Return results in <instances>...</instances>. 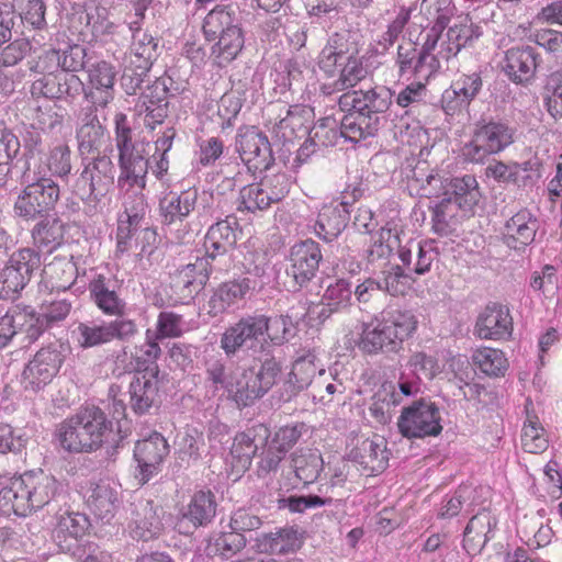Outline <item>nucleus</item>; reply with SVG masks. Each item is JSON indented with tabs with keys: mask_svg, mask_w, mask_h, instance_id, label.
<instances>
[{
	"mask_svg": "<svg viewBox=\"0 0 562 562\" xmlns=\"http://www.w3.org/2000/svg\"><path fill=\"white\" fill-rule=\"evenodd\" d=\"M392 97V91L384 87L341 94L338 98L339 109L345 112L340 120L341 135L352 143L374 136L380 127V114L387 111Z\"/></svg>",
	"mask_w": 562,
	"mask_h": 562,
	"instance_id": "nucleus-1",
	"label": "nucleus"
},
{
	"mask_svg": "<svg viewBox=\"0 0 562 562\" xmlns=\"http://www.w3.org/2000/svg\"><path fill=\"white\" fill-rule=\"evenodd\" d=\"M60 490L61 484L53 475L30 471L12 477L2 486L0 503L4 510L25 517L58 497Z\"/></svg>",
	"mask_w": 562,
	"mask_h": 562,
	"instance_id": "nucleus-2",
	"label": "nucleus"
},
{
	"mask_svg": "<svg viewBox=\"0 0 562 562\" xmlns=\"http://www.w3.org/2000/svg\"><path fill=\"white\" fill-rule=\"evenodd\" d=\"M417 328L416 317L408 311L389 310L362 325L359 348L368 355L396 352Z\"/></svg>",
	"mask_w": 562,
	"mask_h": 562,
	"instance_id": "nucleus-3",
	"label": "nucleus"
},
{
	"mask_svg": "<svg viewBox=\"0 0 562 562\" xmlns=\"http://www.w3.org/2000/svg\"><path fill=\"white\" fill-rule=\"evenodd\" d=\"M206 41L214 42L211 57L218 67L235 60L245 45V33L239 12L231 7H216L204 18L202 25Z\"/></svg>",
	"mask_w": 562,
	"mask_h": 562,
	"instance_id": "nucleus-4",
	"label": "nucleus"
},
{
	"mask_svg": "<svg viewBox=\"0 0 562 562\" xmlns=\"http://www.w3.org/2000/svg\"><path fill=\"white\" fill-rule=\"evenodd\" d=\"M115 123V145L119 151L120 176L117 186L124 188L136 186L139 189L146 188V179L149 167L146 142H133L132 128L127 116L124 113H116Z\"/></svg>",
	"mask_w": 562,
	"mask_h": 562,
	"instance_id": "nucleus-5",
	"label": "nucleus"
},
{
	"mask_svg": "<svg viewBox=\"0 0 562 562\" xmlns=\"http://www.w3.org/2000/svg\"><path fill=\"white\" fill-rule=\"evenodd\" d=\"M30 165L21 177V183L25 184L14 202V213L25 221H34L48 215L59 200V186L46 173L40 170L33 176L30 173Z\"/></svg>",
	"mask_w": 562,
	"mask_h": 562,
	"instance_id": "nucleus-6",
	"label": "nucleus"
},
{
	"mask_svg": "<svg viewBox=\"0 0 562 562\" xmlns=\"http://www.w3.org/2000/svg\"><path fill=\"white\" fill-rule=\"evenodd\" d=\"M515 130L504 121H480L470 142L461 148L462 158L482 164L491 155L498 154L514 143Z\"/></svg>",
	"mask_w": 562,
	"mask_h": 562,
	"instance_id": "nucleus-7",
	"label": "nucleus"
},
{
	"mask_svg": "<svg viewBox=\"0 0 562 562\" xmlns=\"http://www.w3.org/2000/svg\"><path fill=\"white\" fill-rule=\"evenodd\" d=\"M115 167L106 155L97 157L83 164V169L74 184V192L88 203L103 202L113 189Z\"/></svg>",
	"mask_w": 562,
	"mask_h": 562,
	"instance_id": "nucleus-8",
	"label": "nucleus"
},
{
	"mask_svg": "<svg viewBox=\"0 0 562 562\" xmlns=\"http://www.w3.org/2000/svg\"><path fill=\"white\" fill-rule=\"evenodd\" d=\"M139 331L138 325L132 318H114L105 322H81L74 334L76 341L82 349H90L110 344L113 340L130 341Z\"/></svg>",
	"mask_w": 562,
	"mask_h": 562,
	"instance_id": "nucleus-9",
	"label": "nucleus"
},
{
	"mask_svg": "<svg viewBox=\"0 0 562 562\" xmlns=\"http://www.w3.org/2000/svg\"><path fill=\"white\" fill-rule=\"evenodd\" d=\"M290 182L284 173L265 176L259 182L244 186L239 191L237 210L255 213L282 201L289 193Z\"/></svg>",
	"mask_w": 562,
	"mask_h": 562,
	"instance_id": "nucleus-10",
	"label": "nucleus"
},
{
	"mask_svg": "<svg viewBox=\"0 0 562 562\" xmlns=\"http://www.w3.org/2000/svg\"><path fill=\"white\" fill-rule=\"evenodd\" d=\"M397 427L408 439L438 436L442 430L440 409L432 402L416 401L402 409Z\"/></svg>",
	"mask_w": 562,
	"mask_h": 562,
	"instance_id": "nucleus-11",
	"label": "nucleus"
},
{
	"mask_svg": "<svg viewBox=\"0 0 562 562\" xmlns=\"http://www.w3.org/2000/svg\"><path fill=\"white\" fill-rule=\"evenodd\" d=\"M216 495L211 490H198L176 517V529L180 535H193L200 528L211 526L217 514Z\"/></svg>",
	"mask_w": 562,
	"mask_h": 562,
	"instance_id": "nucleus-12",
	"label": "nucleus"
},
{
	"mask_svg": "<svg viewBox=\"0 0 562 562\" xmlns=\"http://www.w3.org/2000/svg\"><path fill=\"white\" fill-rule=\"evenodd\" d=\"M64 362L60 346L50 345L40 349L24 367L21 384L26 392L38 393L48 385Z\"/></svg>",
	"mask_w": 562,
	"mask_h": 562,
	"instance_id": "nucleus-13",
	"label": "nucleus"
},
{
	"mask_svg": "<svg viewBox=\"0 0 562 562\" xmlns=\"http://www.w3.org/2000/svg\"><path fill=\"white\" fill-rule=\"evenodd\" d=\"M266 333V315H246L225 329L220 346L226 356H235L239 349L244 347L252 348L256 344L265 340Z\"/></svg>",
	"mask_w": 562,
	"mask_h": 562,
	"instance_id": "nucleus-14",
	"label": "nucleus"
},
{
	"mask_svg": "<svg viewBox=\"0 0 562 562\" xmlns=\"http://www.w3.org/2000/svg\"><path fill=\"white\" fill-rule=\"evenodd\" d=\"M158 44V38L147 32L132 35L130 49L122 58V67L124 77H131L135 86L140 85L143 77L157 59Z\"/></svg>",
	"mask_w": 562,
	"mask_h": 562,
	"instance_id": "nucleus-15",
	"label": "nucleus"
},
{
	"mask_svg": "<svg viewBox=\"0 0 562 562\" xmlns=\"http://www.w3.org/2000/svg\"><path fill=\"white\" fill-rule=\"evenodd\" d=\"M169 454V445L166 438L154 431L147 438L138 440L134 447L135 479L139 484L147 483L157 475L164 460Z\"/></svg>",
	"mask_w": 562,
	"mask_h": 562,
	"instance_id": "nucleus-16",
	"label": "nucleus"
},
{
	"mask_svg": "<svg viewBox=\"0 0 562 562\" xmlns=\"http://www.w3.org/2000/svg\"><path fill=\"white\" fill-rule=\"evenodd\" d=\"M236 150L249 170H267L274 161L268 137L255 126L239 130Z\"/></svg>",
	"mask_w": 562,
	"mask_h": 562,
	"instance_id": "nucleus-17",
	"label": "nucleus"
},
{
	"mask_svg": "<svg viewBox=\"0 0 562 562\" xmlns=\"http://www.w3.org/2000/svg\"><path fill=\"white\" fill-rule=\"evenodd\" d=\"M161 506L147 498H135L130 504L128 531L133 539L148 541L162 530Z\"/></svg>",
	"mask_w": 562,
	"mask_h": 562,
	"instance_id": "nucleus-18",
	"label": "nucleus"
},
{
	"mask_svg": "<svg viewBox=\"0 0 562 562\" xmlns=\"http://www.w3.org/2000/svg\"><path fill=\"white\" fill-rule=\"evenodd\" d=\"M90 300L106 316L124 318L126 302L122 297L120 281L102 273L95 274L88 284Z\"/></svg>",
	"mask_w": 562,
	"mask_h": 562,
	"instance_id": "nucleus-19",
	"label": "nucleus"
},
{
	"mask_svg": "<svg viewBox=\"0 0 562 562\" xmlns=\"http://www.w3.org/2000/svg\"><path fill=\"white\" fill-rule=\"evenodd\" d=\"M321 260L322 251L318 243L313 239L302 240L291 247L290 267L286 273L293 278L297 288H302L315 277Z\"/></svg>",
	"mask_w": 562,
	"mask_h": 562,
	"instance_id": "nucleus-20",
	"label": "nucleus"
},
{
	"mask_svg": "<svg viewBox=\"0 0 562 562\" xmlns=\"http://www.w3.org/2000/svg\"><path fill=\"white\" fill-rule=\"evenodd\" d=\"M259 285V282L256 283L255 280L243 279L241 277L221 283L207 302L209 313L217 316L237 307L247 297H250Z\"/></svg>",
	"mask_w": 562,
	"mask_h": 562,
	"instance_id": "nucleus-21",
	"label": "nucleus"
},
{
	"mask_svg": "<svg viewBox=\"0 0 562 562\" xmlns=\"http://www.w3.org/2000/svg\"><path fill=\"white\" fill-rule=\"evenodd\" d=\"M483 87L481 72L462 74L451 86L446 89L441 97L442 109L448 115L467 110L470 103L476 98Z\"/></svg>",
	"mask_w": 562,
	"mask_h": 562,
	"instance_id": "nucleus-22",
	"label": "nucleus"
},
{
	"mask_svg": "<svg viewBox=\"0 0 562 562\" xmlns=\"http://www.w3.org/2000/svg\"><path fill=\"white\" fill-rule=\"evenodd\" d=\"M513 317L509 308L499 303H491L479 314L474 334L482 339L503 340L512 336Z\"/></svg>",
	"mask_w": 562,
	"mask_h": 562,
	"instance_id": "nucleus-23",
	"label": "nucleus"
},
{
	"mask_svg": "<svg viewBox=\"0 0 562 562\" xmlns=\"http://www.w3.org/2000/svg\"><path fill=\"white\" fill-rule=\"evenodd\" d=\"M89 90L85 91L89 105L104 109L114 99V82L116 70L114 66L105 60L92 64L88 70Z\"/></svg>",
	"mask_w": 562,
	"mask_h": 562,
	"instance_id": "nucleus-24",
	"label": "nucleus"
},
{
	"mask_svg": "<svg viewBox=\"0 0 562 562\" xmlns=\"http://www.w3.org/2000/svg\"><path fill=\"white\" fill-rule=\"evenodd\" d=\"M412 31L408 30V38L405 37L397 45L393 57L394 66L400 77H414L417 80H429L436 72L422 56L417 48L416 41L412 37Z\"/></svg>",
	"mask_w": 562,
	"mask_h": 562,
	"instance_id": "nucleus-25",
	"label": "nucleus"
},
{
	"mask_svg": "<svg viewBox=\"0 0 562 562\" xmlns=\"http://www.w3.org/2000/svg\"><path fill=\"white\" fill-rule=\"evenodd\" d=\"M482 35V29L475 24L469 15L459 16L448 27L445 38L440 43L439 55L442 59H450L459 54L462 48L471 46Z\"/></svg>",
	"mask_w": 562,
	"mask_h": 562,
	"instance_id": "nucleus-26",
	"label": "nucleus"
},
{
	"mask_svg": "<svg viewBox=\"0 0 562 562\" xmlns=\"http://www.w3.org/2000/svg\"><path fill=\"white\" fill-rule=\"evenodd\" d=\"M238 224L235 218L218 221L211 225L204 237L205 257L214 265L224 257L237 243Z\"/></svg>",
	"mask_w": 562,
	"mask_h": 562,
	"instance_id": "nucleus-27",
	"label": "nucleus"
},
{
	"mask_svg": "<svg viewBox=\"0 0 562 562\" xmlns=\"http://www.w3.org/2000/svg\"><path fill=\"white\" fill-rule=\"evenodd\" d=\"M349 202H331L324 205L318 212L317 220L314 225L315 234L326 243H331L346 228L349 218Z\"/></svg>",
	"mask_w": 562,
	"mask_h": 562,
	"instance_id": "nucleus-28",
	"label": "nucleus"
},
{
	"mask_svg": "<svg viewBox=\"0 0 562 562\" xmlns=\"http://www.w3.org/2000/svg\"><path fill=\"white\" fill-rule=\"evenodd\" d=\"M389 451L384 438L375 436L362 440L349 452V459L370 475L383 472L389 463Z\"/></svg>",
	"mask_w": 562,
	"mask_h": 562,
	"instance_id": "nucleus-29",
	"label": "nucleus"
},
{
	"mask_svg": "<svg viewBox=\"0 0 562 562\" xmlns=\"http://www.w3.org/2000/svg\"><path fill=\"white\" fill-rule=\"evenodd\" d=\"M280 120L272 126V133L284 143L292 142L308 131L311 109L302 104H280Z\"/></svg>",
	"mask_w": 562,
	"mask_h": 562,
	"instance_id": "nucleus-30",
	"label": "nucleus"
},
{
	"mask_svg": "<svg viewBox=\"0 0 562 562\" xmlns=\"http://www.w3.org/2000/svg\"><path fill=\"white\" fill-rule=\"evenodd\" d=\"M99 109L95 105H88L82 110L81 123L76 135L81 156L99 153L106 143L105 128L97 115Z\"/></svg>",
	"mask_w": 562,
	"mask_h": 562,
	"instance_id": "nucleus-31",
	"label": "nucleus"
},
{
	"mask_svg": "<svg viewBox=\"0 0 562 562\" xmlns=\"http://www.w3.org/2000/svg\"><path fill=\"white\" fill-rule=\"evenodd\" d=\"M497 519L487 509L474 515L468 522L463 535V548L469 554H477L494 537Z\"/></svg>",
	"mask_w": 562,
	"mask_h": 562,
	"instance_id": "nucleus-32",
	"label": "nucleus"
},
{
	"mask_svg": "<svg viewBox=\"0 0 562 562\" xmlns=\"http://www.w3.org/2000/svg\"><path fill=\"white\" fill-rule=\"evenodd\" d=\"M434 240H409L398 249V258L409 273L423 276L427 273L432 262L438 258Z\"/></svg>",
	"mask_w": 562,
	"mask_h": 562,
	"instance_id": "nucleus-33",
	"label": "nucleus"
},
{
	"mask_svg": "<svg viewBox=\"0 0 562 562\" xmlns=\"http://www.w3.org/2000/svg\"><path fill=\"white\" fill-rule=\"evenodd\" d=\"M76 414L63 420L56 428V439L60 448L69 453L97 451L85 427Z\"/></svg>",
	"mask_w": 562,
	"mask_h": 562,
	"instance_id": "nucleus-34",
	"label": "nucleus"
},
{
	"mask_svg": "<svg viewBox=\"0 0 562 562\" xmlns=\"http://www.w3.org/2000/svg\"><path fill=\"white\" fill-rule=\"evenodd\" d=\"M34 308L31 306L13 305L0 316V349L7 347L19 331H26L32 339Z\"/></svg>",
	"mask_w": 562,
	"mask_h": 562,
	"instance_id": "nucleus-35",
	"label": "nucleus"
},
{
	"mask_svg": "<svg viewBox=\"0 0 562 562\" xmlns=\"http://www.w3.org/2000/svg\"><path fill=\"white\" fill-rule=\"evenodd\" d=\"M538 222L530 211L522 209L505 224L504 238L508 247L520 249L529 245L536 236Z\"/></svg>",
	"mask_w": 562,
	"mask_h": 562,
	"instance_id": "nucleus-36",
	"label": "nucleus"
},
{
	"mask_svg": "<svg viewBox=\"0 0 562 562\" xmlns=\"http://www.w3.org/2000/svg\"><path fill=\"white\" fill-rule=\"evenodd\" d=\"M87 504L95 517L109 520L119 507V491L106 481L91 483L87 492Z\"/></svg>",
	"mask_w": 562,
	"mask_h": 562,
	"instance_id": "nucleus-37",
	"label": "nucleus"
},
{
	"mask_svg": "<svg viewBox=\"0 0 562 562\" xmlns=\"http://www.w3.org/2000/svg\"><path fill=\"white\" fill-rule=\"evenodd\" d=\"M196 189L183 190L180 194L170 192L159 203V212L164 224L182 222L195 210Z\"/></svg>",
	"mask_w": 562,
	"mask_h": 562,
	"instance_id": "nucleus-38",
	"label": "nucleus"
},
{
	"mask_svg": "<svg viewBox=\"0 0 562 562\" xmlns=\"http://www.w3.org/2000/svg\"><path fill=\"white\" fill-rule=\"evenodd\" d=\"M215 270H222V267L214 265L205 256L198 257L194 262L188 263L178 270L175 282L178 286L187 289L189 293H198Z\"/></svg>",
	"mask_w": 562,
	"mask_h": 562,
	"instance_id": "nucleus-39",
	"label": "nucleus"
},
{
	"mask_svg": "<svg viewBox=\"0 0 562 562\" xmlns=\"http://www.w3.org/2000/svg\"><path fill=\"white\" fill-rule=\"evenodd\" d=\"M76 415L88 432L95 449L102 447L112 434V422L106 417L105 413L98 406L86 405L81 407Z\"/></svg>",
	"mask_w": 562,
	"mask_h": 562,
	"instance_id": "nucleus-40",
	"label": "nucleus"
},
{
	"mask_svg": "<svg viewBox=\"0 0 562 562\" xmlns=\"http://www.w3.org/2000/svg\"><path fill=\"white\" fill-rule=\"evenodd\" d=\"M536 66L532 47H513L506 52L504 71L515 82L528 81L533 76Z\"/></svg>",
	"mask_w": 562,
	"mask_h": 562,
	"instance_id": "nucleus-41",
	"label": "nucleus"
},
{
	"mask_svg": "<svg viewBox=\"0 0 562 562\" xmlns=\"http://www.w3.org/2000/svg\"><path fill=\"white\" fill-rule=\"evenodd\" d=\"M402 247L396 231L382 228L366 251L367 265L373 269H384L390 266L395 248Z\"/></svg>",
	"mask_w": 562,
	"mask_h": 562,
	"instance_id": "nucleus-42",
	"label": "nucleus"
},
{
	"mask_svg": "<svg viewBox=\"0 0 562 562\" xmlns=\"http://www.w3.org/2000/svg\"><path fill=\"white\" fill-rule=\"evenodd\" d=\"M262 552L271 554H286L300 549L302 541L292 527L277 528L274 531L261 533L256 539Z\"/></svg>",
	"mask_w": 562,
	"mask_h": 562,
	"instance_id": "nucleus-43",
	"label": "nucleus"
},
{
	"mask_svg": "<svg viewBox=\"0 0 562 562\" xmlns=\"http://www.w3.org/2000/svg\"><path fill=\"white\" fill-rule=\"evenodd\" d=\"M352 305V284L338 279L329 284L322 297V310L319 317L327 318L333 313L346 312Z\"/></svg>",
	"mask_w": 562,
	"mask_h": 562,
	"instance_id": "nucleus-44",
	"label": "nucleus"
},
{
	"mask_svg": "<svg viewBox=\"0 0 562 562\" xmlns=\"http://www.w3.org/2000/svg\"><path fill=\"white\" fill-rule=\"evenodd\" d=\"M158 339L151 334V328L145 331V341L135 345L130 352V362L127 369H137V372L156 370L157 361L161 356V348Z\"/></svg>",
	"mask_w": 562,
	"mask_h": 562,
	"instance_id": "nucleus-45",
	"label": "nucleus"
},
{
	"mask_svg": "<svg viewBox=\"0 0 562 562\" xmlns=\"http://www.w3.org/2000/svg\"><path fill=\"white\" fill-rule=\"evenodd\" d=\"M157 395L158 381L155 378L136 376L130 384V405L137 415L148 413Z\"/></svg>",
	"mask_w": 562,
	"mask_h": 562,
	"instance_id": "nucleus-46",
	"label": "nucleus"
},
{
	"mask_svg": "<svg viewBox=\"0 0 562 562\" xmlns=\"http://www.w3.org/2000/svg\"><path fill=\"white\" fill-rule=\"evenodd\" d=\"M255 443V435L251 430L236 434L226 462L231 464L232 470L237 473L245 472L249 469L252 458L257 452Z\"/></svg>",
	"mask_w": 562,
	"mask_h": 562,
	"instance_id": "nucleus-47",
	"label": "nucleus"
},
{
	"mask_svg": "<svg viewBox=\"0 0 562 562\" xmlns=\"http://www.w3.org/2000/svg\"><path fill=\"white\" fill-rule=\"evenodd\" d=\"M228 395L237 403L238 406H249L266 393L257 383L255 370L248 369L240 374L235 375L233 383L228 385Z\"/></svg>",
	"mask_w": 562,
	"mask_h": 562,
	"instance_id": "nucleus-48",
	"label": "nucleus"
},
{
	"mask_svg": "<svg viewBox=\"0 0 562 562\" xmlns=\"http://www.w3.org/2000/svg\"><path fill=\"white\" fill-rule=\"evenodd\" d=\"M291 463L296 477L308 485L317 480L323 470L324 461L317 450L299 449L291 456Z\"/></svg>",
	"mask_w": 562,
	"mask_h": 562,
	"instance_id": "nucleus-49",
	"label": "nucleus"
},
{
	"mask_svg": "<svg viewBox=\"0 0 562 562\" xmlns=\"http://www.w3.org/2000/svg\"><path fill=\"white\" fill-rule=\"evenodd\" d=\"M413 9L402 7L395 14L393 19H391L383 32H381L376 37V53L383 54L386 53L394 44L400 40L403 35L405 37L404 31L406 30V34L408 35V29L411 30L412 25H409L411 16Z\"/></svg>",
	"mask_w": 562,
	"mask_h": 562,
	"instance_id": "nucleus-50",
	"label": "nucleus"
},
{
	"mask_svg": "<svg viewBox=\"0 0 562 562\" xmlns=\"http://www.w3.org/2000/svg\"><path fill=\"white\" fill-rule=\"evenodd\" d=\"M318 370L314 356L308 355L296 359L289 375L288 384L291 391L286 400H290L308 386L312 387L317 378L316 372L318 373Z\"/></svg>",
	"mask_w": 562,
	"mask_h": 562,
	"instance_id": "nucleus-51",
	"label": "nucleus"
},
{
	"mask_svg": "<svg viewBox=\"0 0 562 562\" xmlns=\"http://www.w3.org/2000/svg\"><path fill=\"white\" fill-rule=\"evenodd\" d=\"M71 307V302L64 299L43 305L40 314L34 312L36 322L32 325V339H36L45 329L64 321L69 315Z\"/></svg>",
	"mask_w": 562,
	"mask_h": 562,
	"instance_id": "nucleus-52",
	"label": "nucleus"
},
{
	"mask_svg": "<svg viewBox=\"0 0 562 562\" xmlns=\"http://www.w3.org/2000/svg\"><path fill=\"white\" fill-rule=\"evenodd\" d=\"M114 31L115 24L109 20L105 8L95 7L86 12V26L81 31L85 41L89 43L102 41Z\"/></svg>",
	"mask_w": 562,
	"mask_h": 562,
	"instance_id": "nucleus-53",
	"label": "nucleus"
},
{
	"mask_svg": "<svg viewBox=\"0 0 562 562\" xmlns=\"http://www.w3.org/2000/svg\"><path fill=\"white\" fill-rule=\"evenodd\" d=\"M446 193L456 198L460 204H463L464 212H473L481 196L479 183L472 175L453 178Z\"/></svg>",
	"mask_w": 562,
	"mask_h": 562,
	"instance_id": "nucleus-54",
	"label": "nucleus"
},
{
	"mask_svg": "<svg viewBox=\"0 0 562 562\" xmlns=\"http://www.w3.org/2000/svg\"><path fill=\"white\" fill-rule=\"evenodd\" d=\"M473 363L488 376L504 375L508 369V360L499 349L484 347L475 350Z\"/></svg>",
	"mask_w": 562,
	"mask_h": 562,
	"instance_id": "nucleus-55",
	"label": "nucleus"
},
{
	"mask_svg": "<svg viewBox=\"0 0 562 562\" xmlns=\"http://www.w3.org/2000/svg\"><path fill=\"white\" fill-rule=\"evenodd\" d=\"M42 162L46 167L43 173L61 179L67 178L72 169L70 147L65 143H57L44 155Z\"/></svg>",
	"mask_w": 562,
	"mask_h": 562,
	"instance_id": "nucleus-56",
	"label": "nucleus"
},
{
	"mask_svg": "<svg viewBox=\"0 0 562 562\" xmlns=\"http://www.w3.org/2000/svg\"><path fill=\"white\" fill-rule=\"evenodd\" d=\"M86 528L87 519L83 515L65 510L57 515L54 536L59 543L67 539L77 541L85 533Z\"/></svg>",
	"mask_w": 562,
	"mask_h": 562,
	"instance_id": "nucleus-57",
	"label": "nucleus"
},
{
	"mask_svg": "<svg viewBox=\"0 0 562 562\" xmlns=\"http://www.w3.org/2000/svg\"><path fill=\"white\" fill-rule=\"evenodd\" d=\"M521 447L528 453H542L548 448V439L544 429L537 416L527 414V419L521 431Z\"/></svg>",
	"mask_w": 562,
	"mask_h": 562,
	"instance_id": "nucleus-58",
	"label": "nucleus"
},
{
	"mask_svg": "<svg viewBox=\"0 0 562 562\" xmlns=\"http://www.w3.org/2000/svg\"><path fill=\"white\" fill-rule=\"evenodd\" d=\"M472 212H464L463 204L445 192V196L436 204L432 212V221L436 226H447L468 216Z\"/></svg>",
	"mask_w": 562,
	"mask_h": 562,
	"instance_id": "nucleus-59",
	"label": "nucleus"
},
{
	"mask_svg": "<svg viewBox=\"0 0 562 562\" xmlns=\"http://www.w3.org/2000/svg\"><path fill=\"white\" fill-rule=\"evenodd\" d=\"M407 367L411 370L409 374L418 376L420 382L424 379L430 381L440 372L438 359L425 351L413 352L408 358Z\"/></svg>",
	"mask_w": 562,
	"mask_h": 562,
	"instance_id": "nucleus-60",
	"label": "nucleus"
},
{
	"mask_svg": "<svg viewBox=\"0 0 562 562\" xmlns=\"http://www.w3.org/2000/svg\"><path fill=\"white\" fill-rule=\"evenodd\" d=\"M401 404V398L398 394L395 392V387L391 386V391H387L384 387L382 391L378 392L373 402L369 407L370 414L379 422L380 424H386L391 420L392 417V408Z\"/></svg>",
	"mask_w": 562,
	"mask_h": 562,
	"instance_id": "nucleus-61",
	"label": "nucleus"
},
{
	"mask_svg": "<svg viewBox=\"0 0 562 562\" xmlns=\"http://www.w3.org/2000/svg\"><path fill=\"white\" fill-rule=\"evenodd\" d=\"M184 325L186 323L181 315L164 311L159 313L156 329H151V334H154L158 340L165 338H178L184 333Z\"/></svg>",
	"mask_w": 562,
	"mask_h": 562,
	"instance_id": "nucleus-62",
	"label": "nucleus"
},
{
	"mask_svg": "<svg viewBox=\"0 0 562 562\" xmlns=\"http://www.w3.org/2000/svg\"><path fill=\"white\" fill-rule=\"evenodd\" d=\"M382 277L378 279L381 284V292L389 293L392 296L403 294L405 291L404 279L411 278V273L405 267L400 265H390L381 269Z\"/></svg>",
	"mask_w": 562,
	"mask_h": 562,
	"instance_id": "nucleus-63",
	"label": "nucleus"
},
{
	"mask_svg": "<svg viewBox=\"0 0 562 562\" xmlns=\"http://www.w3.org/2000/svg\"><path fill=\"white\" fill-rule=\"evenodd\" d=\"M367 69L362 61L350 55L346 58V63L340 70L339 77L336 79L337 88H344V90L356 87L361 80L367 77Z\"/></svg>",
	"mask_w": 562,
	"mask_h": 562,
	"instance_id": "nucleus-64",
	"label": "nucleus"
}]
</instances>
